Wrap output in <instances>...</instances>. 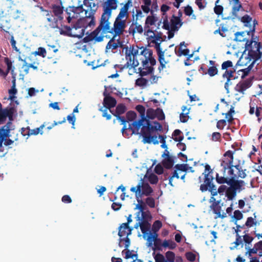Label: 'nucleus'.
Returning a JSON list of instances; mask_svg holds the SVG:
<instances>
[{
    "label": "nucleus",
    "mask_w": 262,
    "mask_h": 262,
    "mask_svg": "<svg viewBox=\"0 0 262 262\" xmlns=\"http://www.w3.org/2000/svg\"><path fill=\"white\" fill-rule=\"evenodd\" d=\"M233 74L234 72L233 71H225L222 75V77L223 78H226L227 79V81L225 83L224 87L227 93L229 92V86L231 84V79L232 77H233Z\"/></svg>",
    "instance_id": "a878e982"
},
{
    "label": "nucleus",
    "mask_w": 262,
    "mask_h": 262,
    "mask_svg": "<svg viewBox=\"0 0 262 262\" xmlns=\"http://www.w3.org/2000/svg\"><path fill=\"white\" fill-rule=\"evenodd\" d=\"M156 30L152 31V33H148L147 35H145L147 36V39L149 43H154L158 42H163V39H160L159 36L155 35Z\"/></svg>",
    "instance_id": "c756f323"
},
{
    "label": "nucleus",
    "mask_w": 262,
    "mask_h": 262,
    "mask_svg": "<svg viewBox=\"0 0 262 262\" xmlns=\"http://www.w3.org/2000/svg\"><path fill=\"white\" fill-rule=\"evenodd\" d=\"M162 226V224L160 221H156L152 225V230L154 232L153 233H157V232L159 230Z\"/></svg>",
    "instance_id": "864d4df0"
},
{
    "label": "nucleus",
    "mask_w": 262,
    "mask_h": 262,
    "mask_svg": "<svg viewBox=\"0 0 262 262\" xmlns=\"http://www.w3.org/2000/svg\"><path fill=\"white\" fill-rule=\"evenodd\" d=\"M118 0H106L102 5L103 12L100 19V27L105 29H108V25L110 26L108 20L111 17L112 11L117 7Z\"/></svg>",
    "instance_id": "0eeeda50"
},
{
    "label": "nucleus",
    "mask_w": 262,
    "mask_h": 262,
    "mask_svg": "<svg viewBox=\"0 0 262 262\" xmlns=\"http://www.w3.org/2000/svg\"><path fill=\"white\" fill-rule=\"evenodd\" d=\"M212 173L213 171L210 166L208 164H206L205 166V171L202 174L204 176V179L207 174H208L210 177H213Z\"/></svg>",
    "instance_id": "052dcab7"
},
{
    "label": "nucleus",
    "mask_w": 262,
    "mask_h": 262,
    "mask_svg": "<svg viewBox=\"0 0 262 262\" xmlns=\"http://www.w3.org/2000/svg\"><path fill=\"white\" fill-rule=\"evenodd\" d=\"M185 256L187 259L190 261L193 262L196 259V255L192 252H188L185 253Z\"/></svg>",
    "instance_id": "69168bd1"
},
{
    "label": "nucleus",
    "mask_w": 262,
    "mask_h": 262,
    "mask_svg": "<svg viewBox=\"0 0 262 262\" xmlns=\"http://www.w3.org/2000/svg\"><path fill=\"white\" fill-rule=\"evenodd\" d=\"M131 3V1L128 0L120 9L114 23L113 27L110 28V32L108 33H113V36L107 43L106 47V49L113 50L118 48V44L114 42V40L117 36L123 34L124 32L126 27V21L129 17L128 9Z\"/></svg>",
    "instance_id": "20e7f679"
},
{
    "label": "nucleus",
    "mask_w": 262,
    "mask_h": 262,
    "mask_svg": "<svg viewBox=\"0 0 262 262\" xmlns=\"http://www.w3.org/2000/svg\"><path fill=\"white\" fill-rule=\"evenodd\" d=\"M233 67V63L231 60H227L224 61L222 64V70H225V71H233L234 73L235 72V70L232 69H228L230 68H232Z\"/></svg>",
    "instance_id": "a19ab883"
},
{
    "label": "nucleus",
    "mask_w": 262,
    "mask_h": 262,
    "mask_svg": "<svg viewBox=\"0 0 262 262\" xmlns=\"http://www.w3.org/2000/svg\"><path fill=\"white\" fill-rule=\"evenodd\" d=\"M143 32V28L138 23V20H133L128 29L129 34L134 35L137 33L141 34Z\"/></svg>",
    "instance_id": "aec40b11"
},
{
    "label": "nucleus",
    "mask_w": 262,
    "mask_h": 262,
    "mask_svg": "<svg viewBox=\"0 0 262 262\" xmlns=\"http://www.w3.org/2000/svg\"><path fill=\"white\" fill-rule=\"evenodd\" d=\"M154 258L155 262H166L165 256L161 253H157Z\"/></svg>",
    "instance_id": "774afa93"
},
{
    "label": "nucleus",
    "mask_w": 262,
    "mask_h": 262,
    "mask_svg": "<svg viewBox=\"0 0 262 262\" xmlns=\"http://www.w3.org/2000/svg\"><path fill=\"white\" fill-rule=\"evenodd\" d=\"M162 246L164 248H168L169 249L172 250L176 248L177 244L171 240L165 239L162 243Z\"/></svg>",
    "instance_id": "ea45409f"
},
{
    "label": "nucleus",
    "mask_w": 262,
    "mask_h": 262,
    "mask_svg": "<svg viewBox=\"0 0 262 262\" xmlns=\"http://www.w3.org/2000/svg\"><path fill=\"white\" fill-rule=\"evenodd\" d=\"M12 125L11 121H8L6 125L3 126L0 128V132L6 134L7 136L12 137V135H10L11 126Z\"/></svg>",
    "instance_id": "c9c22d12"
},
{
    "label": "nucleus",
    "mask_w": 262,
    "mask_h": 262,
    "mask_svg": "<svg viewBox=\"0 0 262 262\" xmlns=\"http://www.w3.org/2000/svg\"><path fill=\"white\" fill-rule=\"evenodd\" d=\"M188 165L187 164H177L174 167V170L171 173V176L168 178L169 185L172 187L174 186L173 184V179L177 178L179 179L180 177V174L181 172H186L188 170Z\"/></svg>",
    "instance_id": "f8f14e48"
},
{
    "label": "nucleus",
    "mask_w": 262,
    "mask_h": 262,
    "mask_svg": "<svg viewBox=\"0 0 262 262\" xmlns=\"http://www.w3.org/2000/svg\"><path fill=\"white\" fill-rule=\"evenodd\" d=\"M158 177L155 174L151 173L148 176V180L151 184H157L158 182Z\"/></svg>",
    "instance_id": "6e6d98bb"
},
{
    "label": "nucleus",
    "mask_w": 262,
    "mask_h": 262,
    "mask_svg": "<svg viewBox=\"0 0 262 262\" xmlns=\"http://www.w3.org/2000/svg\"><path fill=\"white\" fill-rule=\"evenodd\" d=\"M157 109L154 110L152 108H148L146 111V115L145 117L147 119H154L156 117Z\"/></svg>",
    "instance_id": "de8ad7c7"
},
{
    "label": "nucleus",
    "mask_w": 262,
    "mask_h": 262,
    "mask_svg": "<svg viewBox=\"0 0 262 262\" xmlns=\"http://www.w3.org/2000/svg\"><path fill=\"white\" fill-rule=\"evenodd\" d=\"M241 21L244 23L246 26H249L252 21V17L249 15L246 14L241 18Z\"/></svg>",
    "instance_id": "13d9d810"
},
{
    "label": "nucleus",
    "mask_w": 262,
    "mask_h": 262,
    "mask_svg": "<svg viewBox=\"0 0 262 262\" xmlns=\"http://www.w3.org/2000/svg\"><path fill=\"white\" fill-rule=\"evenodd\" d=\"M157 21L158 18L153 14L146 17L144 26V35H147L148 33H152V31L154 30L152 26L155 25Z\"/></svg>",
    "instance_id": "2eb2a0df"
},
{
    "label": "nucleus",
    "mask_w": 262,
    "mask_h": 262,
    "mask_svg": "<svg viewBox=\"0 0 262 262\" xmlns=\"http://www.w3.org/2000/svg\"><path fill=\"white\" fill-rule=\"evenodd\" d=\"M85 17H81L80 14L79 16L68 22L70 25L67 26V35L81 38L84 35L85 28L94 26V16L90 13L87 15V10H85Z\"/></svg>",
    "instance_id": "39448f33"
},
{
    "label": "nucleus",
    "mask_w": 262,
    "mask_h": 262,
    "mask_svg": "<svg viewBox=\"0 0 262 262\" xmlns=\"http://www.w3.org/2000/svg\"><path fill=\"white\" fill-rule=\"evenodd\" d=\"M45 126V124H42L39 127L34 128V129H30L29 126L27 127V129L28 131L27 132V135H37L38 134H40L42 135L43 134L42 129Z\"/></svg>",
    "instance_id": "f704fd0d"
},
{
    "label": "nucleus",
    "mask_w": 262,
    "mask_h": 262,
    "mask_svg": "<svg viewBox=\"0 0 262 262\" xmlns=\"http://www.w3.org/2000/svg\"><path fill=\"white\" fill-rule=\"evenodd\" d=\"M183 23L179 16H176L174 15L172 16L170 19V28L172 29V31H178L179 28L182 26Z\"/></svg>",
    "instance_id": "b1692460"
},
{
    "label": "nucleus",
    "mask_w": 262,
    "mask_h": 262,
    "mask_svg": "<svg viewBox=\"0 0 262 262\" xmlns=\"http://www.w3.org/2000/svg\"><path fill=\"white\" fill-rule=\"evenodd\" d=\"M175 254L174 252L168 251L165 253L166 262H175Z\"/></svg>",
    "instance_id": "49530a36"
},
{
    "label": "nucleus",
    "mask_w": 262,
    "mask_h": 262,
    "mask_svg": "<svg viewBox=\"0 0 262 262\" xmlns=\"http://www.w3.org/2000/svg\"><path fill=\"white\" fill-rule=\"evenodd\" d=\"M158 57V60L160 62V66L158 67V70L160 72H161L164 68L166 67V64H167L168 61H166L164 58V52H160L159 54H157Z\"/></svg>",
    "instance_id": "473e14b6"
},
{
    "label": "nucleus",
    "mask_w": 262,
    "mask_h": 262,
    "mask_svg": "<svg viewBox=\"0 0 262 262\" xmlns=\"http://www.w3.org/2000/svg\"><path fill=\"white\" fill-rule=\"evenodd\" d=\"M116 104V100L114 97L111 96L104 98L103 105L105 108L111 110V108L115 107Z\"/></svg>",
    "instance_id": "bb28decb"
},
{
    "label": "nucleus",
    "mask_w": 262,
    "mask_h": 262,
    "mask_svg": "<svg viewBox=\"0 0 262 262\" xmlns=\"http://www.w3.org/2000/svg\"><path fill=\"white\" fill-rule=\"evenodd\" d=\"M254 217H248L247 219V221L245 224V226H247L248 228H251L253 226H256L257 224H259L258 222L256 221V216L255 213L253 214Z\"/></svg>",
    "instance_id": "4c0bfd02"
},
{
    "label": "nucleus",
    "mask_w": 262,
    "mask_h": 262,
    "mask_svg": "<svg viewBox=\"0 0 262 262\" xmlns=\"http://www.w3.org/2000/svg\"><path fill=\"white\" fill-rule=\"evenodd\" d=\"M236 225V229H235V233H236L235 241L231 243L233 245V246L230 248L231 250L246 247L247 246L250 245V243L254 239V237L248 233V230L244 232V234L243 235H241L239 232L241 229H243L245 226V225L241 226L237 224Z\"/></svg>",
    "instance_id": "423d86ee"
},
{
    "label": "nucleus",
    "mask_w": 262,
    "mask_h": 262,
    "mask_svg": "<svg viewBox=\"0 0 262 262\" xmlns=\"http://www.w3.org/2000/svg\"><path fill=\"white\" fill-rule=\"evenodd\" d=\"M182 132L180 129H176L172 133L173 139L176 142H181L184 139L183 135L181 136Z\"/></svg>",
    "instance_id": "79ce46f5"
},
{
    "label": "nucleus",
    "mask_w": 262,
    "mask_h": 262,
    "mask_svg": "<svg viewBox=\"0 0 262 262\" xmlns=\"http://www.w3.org/2000/svg\"><path fill=\"white\" fill-rule=\"evenodd\" d=\"M146 204L150 208H155V200L152 197H148L146 199Z\"/></svg>",
    "instance_id": "338daca9"
},
{
    "label": "nucleus",
    "mask_w": 262,
    "mask_h": 262,
    "mask_svg": "<svg viewBox=\"0 0 262 262\" xmlns=\"http://www.w3.org/2000/svg\"><path fill=\"white\" fill-rule=\"evenodd\" d=\"M209 64L211 66L208 69L207 73L210 77H213L218 73V70L217 68V64L213 60H209Z\"/></svg>",
    "instance_id": "7c9ffc66"
},
{
    "label": "nucleus",
    "mask_w": 262,
    "mask_h": 262,
    "mask_svg": "<svg viewBox=\"0 0 262 262\" xmlns=\"http://www.w3.org/2000/svg\"><path fill=\"white\" fill-rule=\"evenodd\" d=\"M15 111L14 107H9L8 112H7V117L9 118V121H11L13 120V115Z\"/></svg>",
    "instance_id": "e2e57ef3"
},
{
    "label": "nucleus",
    "mask_w": 262,
    "mask_h": 262,
    "mask_svg": "<svg viewBox=\"0 0 262 262\" xmlns=\"http://www.w3.org/2000/svg\"><path fill=\"white\" fill-rule=\"evenodd\" d=\"M18 133L16 134V137L13 138V139H10L9 138H6L4 140V145L6 146H9L12 144L14 141H17L18 140Z\"/></svg>",
    "instance_id": "603ef678"
},
{
    "label": "nucleus",
    "mask_w": 262,
    "mask_h": 262,
    "mask_svg": "<svg viewBox=\"0 0 262 262\" xmlns=\"http://www.w3.org/2000/svg\"><path fill=\"white\" fill-rule=\"evenodd\" d=\"M254 64L251 63L247 68L244 69H242L240 70L242 72H243V74L241 76L242 78H245L246 76H247L251 70Z\"/></svg>",
    "instance_id": "bf43d9fd"
},
{
    "label": "nucleus",
    "mask_w": 262,
    "mask_h": 262,
    "mask_svg": "<svg viewBox=\"0 0 262 262\" xmlns=\"http://www.w3.org/2000/svg\"><path fill=\"white\" fill-rule=\"evenodd\" d=\"M228 31V29L225 27L224 24H221L218 29L214 32V34H219L222 37H225L226 35L224 34V32Z\"/></svg>",
    "instance_id": "c03bdc74"
},
{
    "label": "nucleus",
    "mask_w": 262,
    "mask_h": 262,
    "mask_svg": "<svg viewBox=\"0 0 262 262\" xmlns=\"http://www.w3.org/2000/svg\"><path fill=\"white\" fill-rule=\"evenodd\" d=\"M139 225L140 227L141 230L143 234L144 238H145L146 235H149L150 234H153L150 231V224L148 222L145 220H140V217H138Z\"/></svg>",
    "instance_id": "412c9836"
},
{
    "label": "nucleus",
    "mask_w": 262,
    "mask_h": 262,
    "mask_svg": "<svg viewBox=\"0 0 262 262\" xmlns=\"http://www.w3.org/2000/svg\"><path fill=\"white\" fill-rule=\"evenodd\" d=\"M9 107H7L3 110H0V124H3L6 120L7 114Z\"/></svg>",
    "instance_id": "37998d69"
},
{
    "label": "nucleus",
    "mask_w": 262,
    "mask_h": 262,
    "mask_svg": "<svg viewBox=\"0 0 262 262\" xmlns=\"http://www.w3.org/2000/svg\"><path fill=\"white\" fill-rule=\"evenodd\" d=\"M252 85V79H247L243 82L238 83L235 86V90L242 94H244L245 91L250 88Z\"/></svg>",
    "instance_id": "4be33fe9"
},
{
    "label": "nucleus",
    "mask_w": 262,
    "mask_h": 262,
    "mask_svg": "<svg viewBox=\"0 0 262 262\" xmlns=\"http://www.w3.org/2000/svg\"><path fill=\"white\" fill-rule=\"evenodd\" d=\"M95 0H84L83 4L84 6L88 7L87 12L90 11V14L94 15L95 12L97 9V4L94 2Z\"/></svg>",
    "instance_id": "393cba45"
},
{
    "label": "nucleus",
    "mask_w": 262,
    "mask_h": 262,
    "mask_svg": "<svg viewBox=\"0 0 262 262\" xmlns=\"http://www.w3.org/2000/svg\"><path fill=\"white\" fill-rule=\"evenodd\" d=\"M233 159L225 158L221 162V166L223 167V172H229L230 174L238 173L241 171L245 170L246 169H243L239 164L235 165H233Z\"/></svg>",
    "instance_id": "9d476101"
},
{
    "label": "nucleus",
    "mask_w": 262,
    "mask_h": 262,
    "mask_svg": "<svg viewBox=\"0 0 262 262\" xmlns=\"http://www.w3.org/2000/svg\"><path fill=\"white\" fill-rule=\"evenodd\" d=\"M255 24H257V21L255 19L253 21V26L249 31H242V32H237L235 33V38L234 40L236 41H245L247 39H246L245 36L246 35H248L249 36L253 35V33L255 32Z\"/></svg>",
    "instance_id": "4468645a"
},
{
    "label": "nucleus",
    "mask_w": 262,
    "mask_h": 262,
    "mask_svg": "<svg viewBox=\"0 0 262 262\" xmlns=\"http://www.w3.org/2000/svg\"><path fill=\"white\" fill-rule=\"evenodd\" d=\"M260 42L252 40L247 39L246 40L245 49L246 50L248 51V58L250 59V60H253L251 63L253 64L261 57V53L260 52Z\"/></svg>",
    "instance_id": "6e6552de"
},
{
    "label": "nucleus",
    "mask_w": 262,
    "mask_h": 262,
    "mask_svg": "<svg viewBox=\"0 0 262 262\" xmlns=\"http://www.w3.org/2000/svg\"><path fill=\"white\" fill-rule=\"evenodd\" d=\"M119 242L118 244V246L120 247H122V246L121 245V242H125V245H124L125 249L124 250L128 249V247H129V246L130 245V241L128 236H126L125 238H120L119 239Z\"/></svg>",
    "instance_id": "8fccbe9b"
},
{
    "label": "nucleus",
    "mask_w": 262,
    "mask_h": 262,
    "mask_svg": "<svg viewBox=\"0 0 262 262\" xmlns=\"http://www.w3.org/2000/svg\"><path fill=\"white\" fill-rule=\"evenodd\" d=\"M163 166L167 169H171L174 165V159L172 157L166 154V157H164L162 161Z\"/></svg>",
    "instance_id": "cd10ccee"
},
{
    "label": "nucleus",
    "mask_w": 262,
    "mask_h": 262,
    "mask_svg": "<svg viewBox=\"0 0 262 262\" xmlns=\"http://www.w3.org/2000/svg\"><path fill=\"white\" fill-rule=\"evenodd\" d=\"M136 110L140 113V118L129 124L128 129L132 130V134H140L143 137V143L158 144L156 133L162 130V125L157 121L147 119L145 117V108L143 105H137Z\"/></svg>",
    "instance_id": "f03ea898"
},
{
    "label": "nucleus",
    "mask_w": 262,
    "mask_h": 262,
    "mask_svg": "<svg viewBox=\"0 0 262 262\" xmlns=\"http://www.w3.org/2000/svg\"><path fill=\"white\" fill-rule=\"evenodd\" d=\"M34 54L35 55L41 56L42 57H45L46 56V50L44 48L39 47L37 51H35L34 52Z\"/></svg>",
    "instance_id": "0e129e2a"
},
{
    "label": "nucleus",
    "mask_w": 262,
    "mask_h": 262,
    "mask_svg": "<svg viewBox=\"0 0 262 262\" xmlns=\"http://www.w3.org/2000/svg\"><path fill=\"white\" fill-rule=\"evenodd\" d=\"M244 248L246 250L245 255L250 259V261L249 262H260L258 257L254 256V255H257V254H252L251 255H250L249 254H248V248Z\"/></svg>",
    "instance_id": "09e8293b"
},
{
    "label": "nucleus",
    "mask_w": 262,
    "mask_h": 262,
    "mask_svg": "<svg viewBox=\"0 0 262 262\" xmlns=\"http://www.w3.org/2000/svg\"><path fill=\"white\" fill-rule=\"evenodd\" d=\"M133 228H130L129 226H127V224H122L118 228V235L120 238L123 236H128L132 233Z\"/></svg>",
    "instance_id": "5701e85b"
},
{
    "label": "nucleus",
    "mask_w": 262,
    "mask_h": 262,
    "mask_svg": "<svg viewBox=\"0 0 262 262\" xmlns=\"http://www.w3.org/2000/svg\"><path fill=\"white\" fill-rule=\"evenodd\" d=\"M130 190L140 198L143 195L149 196L154 191L149 184L145 182L142 179L140 180L137 186L132 187Z\"/></svg>",
    "instance_id": "1a4fd4ad"
},
{
    "label": "nucleus",
    "mask_w": 262,
    "mask_h": 262,
    "mask_svg": "<svg viewBox=\"0 0 262 262\" xmlns=\"http://www.w3.org/2000/svg\"><path fill=\"white\" fill-rule=\"evenodd\" d=\"M143 4L141 6V8L142 10L145 13H148L149 12L151 14L154 13V10L150 9V6L151 5V0H142Z\"/></svg>",
    "instance_id": "2f4dec72"
},
{
    "label": "nucleus",
    "mask_w": 262,
    "mask_h": 262,
    "mask_svg": "<svg viewBox=\"0 0 262 262\" xmlns=\"http://www.w3.org/2000/svg\"><path fill=\"white\" fill-rule=\"evenodd\" d=\"M126 110V106L124 104H119L116 107V111L114 113L111 110H110V112L114 116H116L124 114Z\"/></svg>",
    "instance_id": "e433bc0d"
},
{
    "label": "nucleus",
    "mask_w": 262,
    "mask_h": 262,
    "mask_svg": "<svg viewBox=\"0 0 262 262\" xmlns=\"http://www.w3.org/2000/svg\"><path fill=\"white\" fill-rule=\"evenodd\" d=\"M137 114L134 111H129L126 114V119L127 122L135 121L136 118Z\"/></svg>",
    "instance_id": "4d7b16f0"
},
{
    "label": "nucleus",
    "mask_w": 262,
    "mask_h": 262,
    "mask_svg": "<svg viewBox=\"0 0 262 262\" xmlns=\"http://www.w3.org/2000/svg\"><path fill=\"white\" fill-rule=\"evenodd\" d=\"M213 179V177H210L208 174H207L205 177V178L204 179V183L200 185V190L203 192L207 190L209 191H212L217 190L216 186L212 183Z\"/></svg>",
    "instance_id": "ddd939ff"
},
{
    "label": "nucleus",
    "mask_w": 262,
    "mask_h": 262,
    "mask_svg": "<svg viewBox=\"0 0 262 262\" xmlns=\"http://www.w3.org/2000/svg\"><path fill=\"white\" fill-rule=\"evenodd\" d=\"M53 12L54 15L57 16L60 21H63V17L61 16L63 13V7H60L56 5H53L52 6Z\"/></svg>",
    "instance_id": "c85d7f7f"
},
{
    "label": "nucleus",
    "mask_w": 262,
    "mask_h": 262,
    "mask_svg": "<svg viewBox=\"0 0 262 262\" xmlns=\"http://www.w3.org/2000/svg\"><path fill=\"white\" fill-rule=\"evenodd\" d=\"M133 20H138L142 17H144L142 11L139 8L136 7V13L134 14V11H133Z\"/></svg>",
    "instance_id": "a18cd8bd"
},
{
    "label": "nucleus",
    "mask_w": 262,
    "mask_h": 262,
    "mask_svg": "<svg viewBox=\"0 0 262 262\" xmlns=\"http://www.w3.org/2000/svg\"><path fill=\"white\" fill-rule=\"evenodd\" d=\"M125 58L127 60V67L131 66L135 68L141 63V66L138 68V71L142 77L152 74L154 71V66L157 62L151 49L143 47L139 49L138 46L134 45L126 48Z\"/></svg>",
    "instance_id": "f257e3e1"
},
{
    "label": "nucleus",
    "mask_w": 262,
    "mask_h": 262,
    "mask_svg": "<svg viewBox=\"0 0 262 262\" xmlns=\"http://www.w3.org/2000/svg\"><path fill=\"white\" fill-rule=\"evenodd\" d=\"M248 248V254L251 255L252 254H257L258 257H262V240L259 241L252 245V242L250 243V245L247 246Z\"/></svg>",
    "instance_id": "dca6fc26"
},
{
    "label": "nucleus",
    "mask_w": 262,
    "mask_h": 262,
    "mask_svg": "<svg viewBox=\"0 0 262 262\" xmlns=\"http://www.w3.org/2000/svg\"><path fill=\"white\" fill-rule=\"evenodd\" d=\"M233 217L236 220L235 224H236L237 221L243 219V214L239 210H236L234 211Z\"/></svg>",
    "instance_id": "680f3d73"
},
{
    "label": "nucleus",
    "mask_w": 262,
    "mask_h": 262,
    "mask_svg": "<svg viewBox=\"0 0 262 262\" xmlns=\"http://www.w3.org/2000/svg\"><path fill=\"white\" fill-rule=\"evenodd\" d=\"M187 106L185 105H183L182 107V112L180 115V119L181 121L183 123H185L188 121V114L189 113V110H187L186 112H185V110H186Z\"/></svg>",
    "instance_id": "58836bf2"
},
{
    "label": "nucleus",
    "mask_w": 262,
    "mask_h": 262,
    "mask_svg": "<svg viewBox=\"0 0 262 262\" xmlns=\"http://www.w3.org/2000/svg\"><path fill=\"white\" fill-rule=\"evenodd\" d=\"M100 31H102V34L107 33L108 32H110V26L108 25V29H105L103 27H100V24L97 28L93 32H92L89 35H88V36L90 37V38L93 37V40L95 39V40L98 42L101 41L103 40V36H97Z\"/></svg>",
    "instance_id": "a211bd4d"
},
{
    "label": "nucleus",
    "mask_w": 262,
    "mask_h": 262,
    "mask_svg": "<svg viewBox=\"0 0 262 262\" xmlns=\"http://www.w3.org/2000/svg\"><path fill=\"white\" fill-rule=\"evenodd\" d=\"M222 205H220V203H217L215 204H211L210 206V208L214 214H215V216L214 217L215 219L218 218L224 219L227 217L226 213L224 212H222Z\"/></svg>",
    "instance_id": "6ab92c4d"
},
{
    "label": "nucleus",
    "mask_w": 262,
    "mask_h": 262,
    "mask_svg": "<svg viewBox=\"0 0 262 262\" xmlns=\"http://www.w3.org/2000/svg\"><path fill=\"white\" fill-rule=\"evenodd\" d=\"M47 12V19L49 23V26L52 28H57L59 30L60 33L62 35H66V26L63 24V21H60L58 18H56L51 13Z\"/></svg>",
    "instance_id": "9b49d317"
},
{
    "label": "nucleus",
    "mask_w": 262,
    "mask_h": 262,
    "mask_svg": "<svg viewBox=\"0 0 262 262\" xmlns=\"http://www.w3.org/2000/svg\"><path fill=\"white\" fill-rule=\"evenodd\" d=\"M241 8H242V6L241 3H234L232 9L233 15L236 16L237 12L239 11Z\"/></svg>",
    "instance_id": "5fc2aeb1"
},
{
    "label": "nucleus",
    "mask_w": 262,
    "mask_h": 262,
    "mask_svg": "<svg viewBox=\"0 0 262 262\" xmlns=\"http://www.w3.org/2000/svg\"><path fill=\"white\" fill-rule=\"evenodd\" d=\"M247 177L245 170L241 171L238 173L230 174L229 172H224L223 176H220L216 173L215 179L217 183L220 184H227L229 187L227 192V198L229 201L233 200L236 195L237 192L242 190V187L245 185L243 180L238 179H244Z\"/></svg>",
    "instance_id": "7ed1b4c3"
},
{
    "label": "nucleus",
    "mask_w": 262,
    "mask_h": 262,
    "mask_svg": "<svg viewBox=\"0 0 262 262\" xmlns=\"http://www.w3.org/2000/svg\"><path fill=\"white\" fill-rule=\"evenodd\" d=\"M158 236L157 233H153V234H150L147 238V241L148 246H151L154 242L155 249L160 250H161L163 246L161 240Z\"/></svg>",
    "instance_id": "f3484780"
},
{
    "label": "nucleus",
    "mask_w": 262,
    "mask_h": 262,
    "mask_svg": "<svg viewBox=\"0 0 262 262\" xmlns=\"http://www.w3.org/2000/svg\"><path fill=\"white\" fill-rule=\"evenodd\" d=\"M148 82V81L147 79L141 76V77L136 79L135 84L139 86L143 87L145 86L147 84Z\"/></svg>",
    "instance_id": "3c124183"
},
{
    "label": "nucleus",
    "mask_w": 262,
    "mask_h": 262,
    "mask_svg": "<svg viewBox=\"0 0 262 262\" xmlns=\"http://www.w3.org/2000/svg\"><path fill=\"white\" fill-rule=\"evenodd\" d=\"M163 28L168 30V38L169 39L172 38L174 36V32L176 31H172V29L170 28L169 23L168 22L167 16H166L165 18L163 20Z\"/></svg>",
    "instance_id": "72a5a7b5"
}]
</instances>
